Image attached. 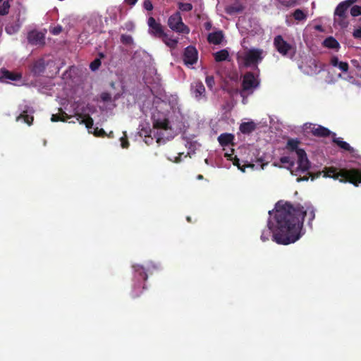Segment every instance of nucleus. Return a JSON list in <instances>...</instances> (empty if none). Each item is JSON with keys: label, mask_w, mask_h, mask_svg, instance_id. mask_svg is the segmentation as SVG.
Returning a JSON list of instances; mask_svg holds the SVG:
<instances>
[{"label": "nucleus", "mask_w": 361, "mask_h": 361, "mask_svg": "<svg viewBox=\"0 0 361 361\" xmlns=\"http://www.w3.org/2000/svg\"><path fill=\"white\" fill-rule=\"evenodd\" d=\"M166 25L174 32L182 35L190 33V27L183 23L180 11H175L169 16Z\"/></svg>", "instance_id": "obj_3"}, {"label": "nucleus", "mask_w": 361, "mask_h": 361, "mask_svg": "<svg viewBox=\"0 0 361 361\" xmlns=\"http://www.w3.org/2000/svg\"><path fill=\"white\" fill-rule=\"evenodd\" d=\"M352 36L354 37L355 39H361V27H359L354 30V32L352 33Z\"/></svg>", "instance_id": "obj_47"}, {"label": "nucleus", "mask_w": 361, "mask_h": 361, "mask_svg": "<svg viewBox=\"0 0 361 361\" xmlns=\"http://www.w3.org/2000/svg\"><path fill=\"white\" fill-rule=\"evenodd\" d=\"M159 39H161L166 47H169L171 49H176L178 46V39L177 38H173L172 35H170L166 32Z\"/></svg>", "instance_id": "obj_18"}, {"label": "nucleus", "mask_w": 361, "mask_h": 361, "mask_svg": "<svg viewBox=\"0 0 361 361\" xmlns=\"http://www.w3.org/2000/svg\"><path fill=\"white\" fill-rule=\"evenodd\" d=\"M323 44L325 47L333 49H338L340 48L339 42L333 37H329L324 40Z\"/></svg>", "instance_id": "obj_26"}, {"label": "nucleus", "mask_w": 361, "mask_h": 361, "mask_svg": "<svg viewBox=\"0 0 361 361\" xmlns=\"http://www.w3.org/2000/svg\"><path fill=\"white\" fill-rule=\"evenodd\" d=\"M101 66V60L100 59H96L92 62L90 63V68L92 71H97L99 68Z\"/></svg>", "instance_id": "obj_41"}, {"label": "nucleus", "mask_w": 361, "mask_h": 361, "mask_svg": "<svg viewBox=\"0 0 361 361\" xmlns=\"http://www.w3.org/2000/svg\"><path fill=\"white\" fill-rule=\"evenodd\" d=\"M244 10V6L239 2L228 5L225 8V12L228 15L240 13Z\"/></svg>", "instance_id": "obj_21"}, {"label": "nucleus", "mask_w": 361, "mask_h": 361, "mask_svg": "<svg viewBox=\"0 0 361 361\" xmlns=\"http://www.w3.org/2000/svg\"><path fill=\"white\" fill-rule=\"evenodd\" d=\"M100 99L103 102H110L111 100V94L108 92H102L100 94Z\"/></svg>", "instance_id": "obj_43"}, {"label": "nucleus", "mask_w": 361, "mask_h": 361, "mask_svg": "<svg viewBox=\"0 0 361 361\" xmlns=\"http://www.w3.org/2000/svg\"><path fill=\"white\" fill-rule=\"evenodd\" d=\"M293 16L295 20L301 21L307 18V14L300 9H296L293 13Z\"/></svg>", "instance_id": "obj_31"}, {"label": "nucleus", "mask_w": 361, "mask_h": 361, "mask_svg": "<svg viewBox=\"0 0 361 361\" xmlns=\"http://www.w3.org/2000/svg\"><path fill=\"white\" fill-rule=\"evenodd\" d=\"M278 2L286 7H293L294 6L297 1L296 0H277Z\"/></svg>", "instance_id": "obj_38"}, {"label": "nucleus", "mask_w": 361, "mask_h": 361, "mask_svg": "<svg viewBox=\"0 0 361 361\" xmlns=\"http://www.w3.org/2000/svg\"><path fill=\"white\" fill-rule=\"evenodd\" d=\"M98 55H99V58L98 59H100V60L102 59H104L105 58V54L104 53H102V52H99Z\"/></svg>", "instance_id": "obj_58"}, {"label": "nucleus", "mask_w": 361, "mask_h": 361, "mask_svg": "<svg viewBox=\"0 0 361 361\" xmlns=\"http://www.w3.org/2000/svg\"><path fill=\"white\" fill-rule=\"evenodd\" d=\"M338 68H340V70L344 73L348 72L349 69V65L347 62L341 61L338 65L337 66Z\"/></svg>", "instance_id": "obj_44"}, {"label": "nucleus", "mask_w": 361, "mask_h": 361, "mask_svg": "<svg viewBox=\"0 0 361 361\" xmlns=\"http://www.w3.org/2000/svg\"><path fill=\"white\" fill-rule=\"evenodd\" d=\"M357 1V0H345L340 2L334 10V16L338 18H347V11Z\"/></svg>", "instance_id": "obj_11"}, {"label": "nucleus", "mask_w": 361, "mask_h": 361, "mask_svg": "<svg viewBox=\"0 0 361 361\" xmlns=\"http://www.w3.org/2000/svg\"><path fill=\"white\" fill-rule=\"evenodd\" d=\"M311 133L316 137H327L332 135L335 136V133H331L329 129L323 126H313L311 128Z\"/></svg>", "instance_id": "obj_17"}, {"label": "nucleus", "mask_w": 361, "mask_h": 361, "mask_svg": "<svg viewBox=\"0 0 361 361\" xmlns=\"http://www.w3.org/2000/svg\"><path fill=\"white\" fill-rule=\"evenodd\" d=\"M214 56L216 62H221L228 60V51L226 49L217 51L214 54Z\"/></svg>", "instance_id": "obj_27"}, {"label": "nucleus", "mask_w": 361, "mask_h": 361, "mask_svg": "<svg viewBox=\"0 0 361 361\" xmlns=\"http://www.w3.org/2000/svg\"><path fill=\"white\" fill-rule=\"evenodd\" d=\"M20 119H23L24 122L27 124L29 126L30 125H32L33 121V117L32 116H30L27 114V111H24L20 114L17 118L16 121H18Z\"/></svg>", "instance_id": "obj_29"}, {"label": "nucleus", "mask_w": 361, "mask_h": 361, "mask_svg": "<svg viewBox=\"0 0 361 361\" xmlns=\"http://www.w3.org/2000/svg\"><path fill=\"white\" fill-rule=\"evenodd\" d=\"M332 142H334L343 150H346L350 152H352L353 151V147H350L349 143H348L346 141H343V140H341V137H336L335 136H333Z\"/></svg>", "instance_id": "obj_24"}, {"label": "nucleus", "mask_w": 361, "mask_h": 361, "mask_svg": "<svg viewBox=\"0 0 361 361\" xmlns=\"http://www.w3.org/2000/svg\"><path fill=\"white\" fill-rule=\"evenodd\" d=\"M154 127L155 128L161 129V130H169L170 128L169 126V121L166 118L163 120H156L154 123Z\"/></svg>", "instance_id": "obj_28"}, {"label": "nucleus", "mask_w": 361, "mask_h": 361, "mask_svg": "<svg viewBox=\"0 0 361 361\" xmlns=\"http://www.w3.org/2000/svg\"><path fill=\"white\" fill-rule=\"evenodd\" d=\"M340 62L341 61H339L338 58L335 56L331 57L330 60V63L333 67H336V66H338Z\"/></svg>", "instance_id": "obj_48"}, {"label": "nucleus", "mask_w": 361, "mask_h": 361, "mask_svg": "<svg viewBox=\"0 0 361 361\" xmlns=\"http://www.w3.org/2000/svg\"><path fill=\"white\" fill-rule=\"evenodd\" d=\"M20 25H10L5 27L6 32L8 35H13L19 31Z\"/></svg>", "instance_id": "obj_34"}, {"label": "nucleus", "mask_w": 361, "mask_h": 361, "mask_svg": "<svg viewBox=\"0 0 361 361\" xmlns=\"http://www.w3.org/2000/svg\"><path fill=\"white\" fill-rule=\"evenodd\" d=\"M121 42L124 44H130L133 42V39L131 35H126V34H123L120 37Z\"/></svg>", "instance_id": "obj_37"}, {"label": "nucleus", "mask_w": 361, "mask_h": 361, "mask_svg": "<svg viewBox=\"0 0 361 361\" xmlns=\"http://www.w3.org/2000/svg\"><path fill=\"white\" fill-rule=\"evenodd\" d=\"M143 7L146 11H152L153 4L151 0H145L143 2Z\"/></svg>", "instance_id": "obj_46"}, {"label": "nucleus", "mask_w": 361, "mask_h": 361, "mask_svg": "<svg viewBox=\"0 0 361 361\" xmlns=\"http://www.w3.org/2000/svg\"><path fill=\"white\" fill-rule=\"evenodd\" d=\"M350 15L353 17L361 16V6L358 5L352 6L350 10Z\"/></svg>", "instance_id": "obj_36"}, {"label": "nucleus", "mask_w": 361, "mask_h": 361, "mask_svg": "<svg viewBox=\"0 0 361 361\" xmlns=\"http://www.w3.org/2000/svg\"><path fill=\"white\" fill-rule=\"evenodd\" d=\"M224 39V34L223 32L221 30L209 33L207 35V41L209 43L214 44H220L222 43Z\"/></svg>", "instance_id": "obj_19"}, {"label": "nucleus", "mask_w": 361, "mask_h": 361, "mask_svg": "<svg viewBox=\"0 0 361 361\" xmlns=\"http://www.w3.org/2000/svg\"><path fill=\"white\" fill-rule=\"evenodd\" d=\"M108 137L109 138H113L114 137V133L112 131H111L110 133H106V137Z\"/></svg>", "instance_id": "obj_57"}, {"label": "nucleus", "mask_w": 361, "mask_h": 361, "mask_svg": "<svg viewBox=\"0 0 361 361\" xmlns=\"http://www.w3.org/2000/svg\"><path fill=\"white\" fill-rule=\"evenodd\" d=\"M205 163L208 164V159H205Z\"/></svg>", "instance_id": "obj_63"}, {"label": "nucleus", "mask_w": 361, "mask_h": 361, "mask_svg": "<svg viewBox=\"0 0 361 361\" xmlns=\"http://www.w3.org/2000/svg\"><path fill=\"white\" fill-rule=\"evenodd\" d=\"M135 270V277L137 278L138 281H146L147 279V274H146V270L142 265H134L133 266Z\"/></svg>", "instance_id": "obj_22"}, {"label": "nucleus", "mask_w": 361, "mask_h": 361, "mask_svg": "<svg viewBox=\"0 0 361 361\" xmlns=\"http://www.w3.org/2000/svg\"><path fill=\"white\" fill-rule=\"evenodd\" d=\"M305 216H308V225L312 226L315 210L310 204L303 207L299 203L278 201L274 212L276 228L274 232V240L279 245H287L300 239Z\"/></svg>", "instance_id": "obj_1"}, {"label": "nucleus", "mask_w": 361, "mask_h": 361, "mask_svg": "<svg viewBox=\"0 0 361 361\" xmlns=\"http://www.w3.org/2000/svg\"><path fill=\"white\" fill-rule=\"evenodd\" d=\"M256 126L253 121L245 122L240 124V130L244 134H250L255 130Z\"/></svg>", "instance_id": "obj_23"}, {"label": "nucleus", "mask_w": 361, "mask_h": 361, "mask_svg": "<svg viewBox=\"0 0 361 361\" xmlns=\"http://www.w3.org/2000/svg\"><path fill=\"white\" fill-rule=\"evenodd\" d=\"M90 133H92L96 137H105L106 135V133L102 128H99L98 127L92 128V129L88 130Z\"/></svg>", "instance_id": "obj_30"}, {"label": "nucleus", "mask_w": 361, "mask_h": 361, "mask_svg": "<svg viewBox=\"0 0 361 361\" xmlns=\"http://www.w3.org/2000/svg\"><path fill=\"white\" fill-rule=\"evenodd\" d=\"M258 75L255 76L252 72H247L243 78L242 90L240 94L244 97L245 92L252 93L253 90L259 85Z\"/></svg>", "instance_id": "obj_6"}, {"label": "nucleus", "mask_w": 361, "mask_h": 361, "mask_svg": "<svg viewBox=\"0 0 361 361\" xmlns=\"http://www.w3.org/2000/svg\"><path fill=\"white\" fill-rule=\"evenodd\" d=\"M269 214L270 216H271V211H269Z\"/></svg>", "instance_id": "obj_64"}, {"label": "nucleus", "mask_w": 361, "mask_h": 361, "mask_svg": "<svg viewBox=\"0 0 361 361\" xmlns=\"http://www.w3.org/2000/svg\"><path fill=\"white\" fill-rule=\"evenodd\" d=\"M61 32H62L61 26H56V27H54L53 30H51V33L53 35H59Z\"/></svg>", "instance_id": "obj_49"}, {"label": "nucleus", "mask_w": 361, "mask_h": 361, "mask_svg": "<svg viewBox=\"0 0 361 361\" xmlns=\"http://www.w3.org/2000/svg\"><path fill=\"white\" fill-rule=\"evenodd\" d=\"M307 180H308V177L305 176L303 177L298 178L297 182L307 181Z\"/></svg>", "instance_id": "obj_55"}, {"label": "nucleus", "mask_w": 361, "mask_h": 361, "mask_svg": "<svg viewBox=\"0 0 361 361\" xmlns=\"http://www.w3.org/2000/svg\"><path fill=\"white\" fill-rule=\"evenodd\" d=\"M234 165H235V166H238V168H239L242 171H243V172L245 171V169H244V168H242V166H240V160H239V159H236L235 160V161H234Z\"/></svg>", "instance_id": "obj_54"}, {"label": "nucleus", "mask_w": 361, "mask_h": 361, "mask_svg": "<svg viewBox=\"0 0 361 361\" xmlns=\"http://www.w3.org/2000/svg\"><path fill=\"white\" fill-rule=\"evenodd\" d=\"M71 116H68L65 112L62 113V116L58 114H53L51 117V121L57 122V121H66L68 118H70Z\"/></svg>", "instance_id": "obj_33"}, {"label": "nucleus", "mask_w": 361, "mask_h": 361, "mask_svg": "<svg viewBox=\"0 0 361 361\" xmlns=\"http://www.w3.org/2000/svg\"><path fill=\"white\" fill-rule=\"evenodd\" d=\"M321 173H322L319 172V173H317V176H312V173H308L309 176H310L312 177V180H314L315 178L319 176Z\"/></svg>", "instance_id": "obj_56"}, {"label": "nucleus", "mask_w": 361, "mask_h": 361, "mask_svg": "<svg viewBox=\"0 0 361 361\" xmlns=\"http://www.w3.org/2000/svg\"><path fill=\"white\" fill-rule=\"evenodd\" d=\"M120 142H121V147L124 148V149H126L129 146V142L128 141V138H127V135H126V133H124V136L123 137H121L120 138Z\"/></svg>", "instance_id": "obj_42"}, {"label": "nucleus", "mask_w": 361, "mask_h": 361, "mask_svg": "<svg viewBox=\"0 0 361 361\" xmlns=\"http://www.w3.org/2000/svg\"><path fill=\"white\" fill-rule=\"evenodd\" d=\"M262 53L263 51L259 49H251L249 51H245L243 58L244 66L248 68L254 66L255 69L259 72L257 64L263 59Z\"/></svg>", "instance_id": "obj_5"}, {"label": "nucleus", "mask_w": 361, "mask_h": 361, "mask_svg": "<svg viewBox=\"0 0 361 361\" xmlns=\"http://www.w3.org/2000/svg\"><path fill=\"white\" fill-rule=\"evenodd\" d=\"M324 177L338 180L341 183H350L355 186L361 183V168L325 167L322 171Z\"/></svg>", "instance_id": "obj_2"}, {"label": "nucleus", "mask_w": 361, "mask_h": 361, "mask_svg": "<svg viewBox=\"0 0 361 361\" xmlns=\"http://www.w3.org/2000/svg\"><path fill=\"white\" fill-rule=\"evenodd\" d=\"M197 178L198 180L204 179V176L202 175H197Z\"/></svg>", "instance_id": "obj_59"}, {"label": "nucleus", "mask_w": 361, "mask_h": 361, "mask_svg": "<svg viewBox=\"0 0 361 361\" xmlns=\"http://www.w3.org/2000/svg\"><path fill=\"white\" fill-rule=\"evenodd\" d=\"M280 162L281 164H289L290 162V158L288 157H282L280 158Z\"/></svg>", "instance_id": "obj_51"}, {"label": "nucleus", "mask_w": 361, "mask_h": 361, "mask_svg": "<svg viewBox=\"0 0 361 361\" xmlns=\"http://www.w3.org/2000/svg\"><path fill=\"white\" fill-rule=\"evenodd\" d=\"M274 46H275L277 51L282 56H290L291 58L295 55V48L285 41L281 35H277L275 39H274Z\"/></svg>", "instance_id": "obj_7"}, {"label": "nucleus", "mask_w": 361, "mask_h": 361, "mask_svg": "<svg viewBox=\"0 0 361 361\" xmlns=\"http://www.w3.org/2000/svg\"><path fill=\"white\" fill-rule=\"evenodd\" d=\"M338 23L342 28L348 27L349 24L348 21L347 20V18H338Z\"/></svg>", "instance_id": "obj_45"}, {"label": "nucleus", "mask_w": 361, "mask_h": 361, "mask_svg": "<svg viewBox=\"0 0 361 361\" xmlns=\"http://www.w3.org/2000/svg\"><path fill=\"white\" fill-rule=\"evenodd\" d=\"M10 4L8 1H4L0 6V16H4L9 12Z\"/></svg>", "instance_id": "obj_35"}, {"label": "nucleus", "mask_w": 361, "mask_h": 361, "mask_svg": "<svg viewBox=\"0 0 361 361\" xmlns=\"http://www.w3.org/2000/svg\"><path fill=\"white\" fill-rule=\"evenodd\" d=\"M351 63H353L354 65H356L358 62L357 60L356 59H352Z\"/></svg>", "instance_id": "obj_60"}, {"label": "nucleus", "mask_w": 361, "mask_h": 361, "mask_svg": "<svg viewBox=\"0 0 361 361\" xmlns=\"http://www.w3.org/2000/svg\"><path fill=\"white\" fill-rule=\"evenodd\" d=\"M298 169L302 172L308 171L311 167V163L309 161L305 149H298L297 152Z\"/></svg>", "instance_id": "obj_13"}, {"label": "nucleus", "mask_w": 361, "mask_h": 361, "mask_svg": "<svg viewBox=\"0 0 361 361\" xmlns=\"http://www.w3.org/2000/svg\"><path fill=\"white\" fill-rule=\"evenodd\" d=\"M27 38L28 43L32 45H43L45 43L44 34L37 30L29 32Z\"/></svg>", "instance_id": "obj_14"}, {"label": "nucleus", "mask_w": 361, "mask_h": 361, "mask_svg": "<svg viewBox=\"0 0 361 361\" xmlns=\"http://www.w3.org/2000/svg\"><path fill=\"white\" fill-rule=\"evenodd\" d=\"M204 27L207 31L210 30L212 28V23L210 20L207 21L204 24Z\"/></svg>", "instance_id": "obj_50"}, {"label": "nucleus", "mask_w": 361, "mask_h": 361, "mask_svg": "<svg viewBox=\"0 0 361 361\" xmlns=\"http://www.w3.org/2000/svg\"><path fill=\"white\" fill-rule=\"evenodd\" d=\"M269 228L267 229L263 230L262 231L260 239L263 242H266L269 240L270 237L271 236V239L274 242H276L274 240V232L276 231V224H274V216H272L271 219L269 221L268 223Z\"/></svg>", "instance_id": "obj_12"}, {"label": "nucleus", "mask_w": 361, "mask_h": 361, "mask_svg": "<svg viewBox=\"0 0 361 361\" xmlns=\"http://www.w3.org/2000/svg\"><path fill=\"white\" fill-rule=\"evenodd\" d=\"M75 121H72L71 123H75L78 122L80 125L85 126L86 128L90 130L93 126V119L89 114H78L74 116Z\"/></svg>", "instance_id": "obj_15"}, {"label": "nucleus", "mask_w": 361, "mask_h": 361, "mask_svg": "<svg viewBox=\"0 0 361 361\" xmlns=\"http://www.w3.org/2000/svg\"><path fill=\"white\" fill-rule=\"evenodd\" d=\"M0 80L1 82H6L7 80L17 81L21 78L20 74L11 72L5 68L0 69Z\"/></svg>", "instance_id": "obj_16"}, {"label": "nucleus", "mask_w": 361, "mask_h": 361, "mask_svg": "<svg viewBox=\"0 0 361 361\" xmlns=\"http://www.w3.org/2000/svg\"><path fill=\"white\" fill-rule=\"evenodd\" d=\"M153 142V138L151 135L145 136V142L149 145Z\"/></svg>", "instance_id": "obj_52"}, {"label": "nucleus", "mask_w": 361, "mask_h": 361, "mask_svg": "<svg viewBox=\"0 0 361 361\" xmlns=\"http://www.w3.org/2000/svg\"><path fill=\"white\" fill-rule=\"evenodd\" d=\"M178 8L179 11H190L192 10V5L190 3H183V2H178Z\"/></svg>", "instance_id": "obj_32"}, {"label": "nucleus", "mask_w": 361, "mask_h": 361, "mask_svg": "<svg viewBox=\"0 0 361 361\" xmlns=\"http://www.w3.org/2000/svg\"><path fill=\"white\" fill-rule=\"evenodd\" d=\"M187 221H188V222L191 223L192 222L191 217L189 216H187Z\"/></svg>", "instance_id": "obj_61"}, {"label": "nucleus", "mask_w": 361, "mask_h": 361, "mask_svg": "<svg viewBox=\"0 0 361 361\" xmlns=\"http://www.w3.org/2000/svg\"><path fill=\"white\" fill-rule=\"evenodd\" d=\"M47 67L51 68H54L53 72L51 74V77H54L59 71V68L56 66V63L54 60L49 59L45 61L44 59H39L35 61V63H32L31 71L35 75H40L44 73L45 68Z\"/></svg>", "instance_id": "obj_4"}, {"label": "nucleus", "mask_w": 361, "mask_h": 361, "mask_svg": "<svg viewBox=\"0 0 361 361\" xmlns=\"http://www.w3.org/2000/svg\"><path fill=\"white\" fill-rule=\"evenodd\" d=\"M137 1V0H125V3L131 6H134Z\"/></svg>", "instance_id": "obj_53"}, {"label": "nucleus", "mask_w": 361, "mask_h": 361, "mask_svg": "<svg viewBox=\"0 0 361 361\" xmlns=\"http://www.w3.org/2000/svg\"><path fill=\"white\" fill-rule=\"evenodd\" d=\"M309 65H310V67L314 68L313 71L314 73H319L321 71V66H318L317 61L316 59H310L309 60Z\"/></svg>", "instance_id": "obj_39"}, {"label": "nucleus", "mask_w": 361, "mask_h": 361, "mask_svg": "<svg viewBox=\"0 0 361 361\" xmlns=\"http://www.w3.org/2000/svg\"><path fill=\"white\" fill-rule=\"evenodd\" d=\"M147 26L148 33L155 38L160 39L166 34L162 25L160 23L157 22L155 18L153 17H150L147 19Z\"/></svg>", "instance_id": "obj_8"}, {"label": "nucleus", "mask_w": 361, "mask_h": 361, "mask_svg": "<svg viewBox=\"0 0 361 361\" xmlns=\"http://www.w3.org/2000/svg\"><path fill=\"white\" fill-rule=\"evenodd\" d=\"M182 59L186 66H192L197 62L198 51L194 46H188L183 51Z\"/></svg>", "instance_id": "obj_9"}, {"label": "nucleus", "mask_w": 361, "mask_h": 361, "mask_svg": "<svg viewBox=\"0 0 361 361\" xmlns=\"http://www.w3.org/2000/svg\"><path fill=\"white\" fill-rule=\"evenodd\" d=\"M217 140L222 147L233 144L234 135L232 133H224L219 135Z\"/></svg>", "instance_id": "obj_20"}, {"label": "nucleus", "mask_w": 361, "mask_h": 361, "mask_svg": "<svg viewBox=\"0 0 361 361\" xmlns=\"http://www.w3.org/2000/svg\"><path fill=\"white\" fill-rule=\"evenodd\" d=\"M205 82L207 84V87L209 90H212L214 85H215V80L214 76H207L205 79Z\"/></svg>", "instance_id": "obj_40"}, {"label": "nucleus", "mask_w": 361, "mask_h": 361, "mask_svg": "<svg viewBox=\"0 0 361 361\" xmlns=\"http://www.w3.org/2000/svg\"><path fill=\"white\" fill-rule=\"evenodd\" d=\"M299 144L300 141L298 139L290 138L288 140L286 148L290 152H295L297 153L298 150H303L298 148Z\"/></svg>", "instance_id": "obj_25"}, {"label": "nucleus", "mask_w": 361, "mask_h": 361, "mask_svg": "<svg viewBox=\"0 0 361 361\" xmlns=\"http://www.w3.org/2000/svg\"><path fill=\"white\" fill-rule=\"evenodd\" d=\"M190 92L197 101L206 100V89L204 83L200 80L190 84Z\"/></svg>", "instance_id": "obj_10"}, {"label": "nucleus", "mask_w": 361, "mask_h": 361, "mask_svg": "<svg viewBox=\"0 0 361 361\" xmlns=\"http://www.w3.org/2000/svg\"><path fill=\"white\" fill-rule=\"evenodd\" d=\"M138 296H139V295H138V294H135V295H133V298H137V297H138Z\"/></svg>", "instance_id": "obj_62"}]
</instances>
